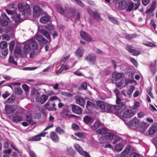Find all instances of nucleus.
<instances>
[{"instance_id": "f257e3e1", "label": "nucleus", "mask_w": 157, "mask_h": 157, "mask_svg": "<svg viewBox=\"0 0 157 157\" xmlns=\"http://www.w3.org/2000/svg\"><path fill=\"white\" fill-rule=\"evenodd\" d=\"M66 10V17L71 19L74 18L75 17V22L79 21L81 17L79 12L77 11L75 9L72 8H70L68 10Z\"/></svg>"}, {"instance_id": "f03ea898", "label": "nucleus", "mask_w": 157, "mask_h": 157, "mask_svg": "<svg viewBox=\"0 0 157 157\" xmlns=\"http://www.w3.org/2000/svg\"><path fill=\"white\" fill-rule=\"evenodd\" d=\"M18 7L19 11L21 12L23 15H26V13L29 15L31 13L30 6L28 4L24 5L22 3H19L18 4Z\"/></svg>"}, {"instance_id": "7ed1b4c3", "label": "nucleus", "mask_w": 157, "mask_h": 157, "mask_svg": "<svg viewBox=\"0 0 157 157\" xmlns=\"http://www.w3.org/2000/svg\"><path fill=\"white\" fill-rule=\"evenodd\" d=\"M123 106V103L121 104V107L118 105H108L106 107V112L108 113H113L115 112V110L119 109Z\"/></svg>"}, {"instance_id": "20e7f679", "label": "nucleus", "mask_w": 157, "mask_h": 157, "mask_svg": "<svg viewBox=\"0 0 157 157\" xmlns=\"http://www.w3.org/2000/svg\"><path fill=\"white\" fill-rule=\"evenodd\" d=\"M42 10L39 6L37 5L34 6L33 15L34 18L38 17L42 14Z\"/></svg>"}, {"instance_id": "39448f33", "label": "nucleus", "mask_w": 157, "mask_h": 157, "mask_svg": "<svg viewBox=\"0 0 157 157\" xmlns=\"http://www.w3.org/2000/svg\"><path fill=\"white\" fill-rule=\"evenodd\" d=\"M87 10L89 14L93 18H94L98 21H101L102 20V19L100 17L99 13L97 11H93L89 7L88 8Z\"/></svg>"}, {"instance_id": "423d86ee", "label": "nucleus", "mask_w": 157, "mask_h": 157, "mask_svg": "<svg viewBox=\"0 0 157 157\" xmlns=\"http://www.w3.org/2000/svg\"><path fill=\"white\" fill-rule=\"evenodd\" d=\"M44 105L45 108L49 111H56L57 109L56 104L53 102L48 101Z\"/></svg>"}, {"instance_id": "0eeeda50", "label": "nucleus", "mask_w": 157, "mask_h": 157, "mask_svg": "<svg viewBox=\"0 0 157 157\" xmlns=\"http://www.w3.org/2000/svg\"><path fill=\"white\" fill-rule=\"evenodd\" d=\"M149 125L147 123L142 122L139 123L138 125L136 127V128L140 132L143 133L145 132Z\"/></svg>"}, {"instance_id": "6e6552de", "label": "nucleus", "mask_w": 157, "mask_h": 157, "mask_svg": "<svg viewBox=\"0 0 157 157\" xmlns=\"http://www.w3.org/2000/svg\"><path fill=\"white\" fill-rule=\"evenodd\" d=\"M126 48L127 51L132 53L134 56H138L140 53V51L136 50L134 47L129 45L126 46Z\"/></svg>"}, {"instance_id": "1a4fd4ad", "label": "nucleus", "mask_w": 157, "mask_h": 157, "mask_svg": "<svg viewBox=\"0 0 157 157\" xmlns=\"http://www.w3.org/2000/svg\"><path fill=\"white\" fill-rule=\"evenodd\" d=\"M48 97L45 94H43L41 96L40 95H38L36 98V101L40 103V104H43L48 99Z\"/></svg>"}, {"instance_id": "9d476101", "label": "nucleus", "mask_w": 157, "mask_h": 157, "mask_svg": "<svg viewBox=\"0 0 157 157\" xmlns=\"http://www.w3.org/2000/svg\"><path fill=\"white\" fill-rule=\"evenodd\" d=\"M2 16L3 19L1 21V24L2 26L3 27H6L8 24V22L10 21L9 18L7 16L5 13H2Z\"/></svg>"}, {"instance_id": "9b49d317", "label": "nucleus", "mask_w": 157, "mask_h": 157, "mask_svg": "<svg viewBox=\"0 0 157 157\" xmlns=\"http://www.w3.org/2000/svg\"><path fill=\"white\" fill-rule=\"evenodd\" d=\"M96 108L101 110L103 112L106 111V105L105 103L102 101H99L96 102Z\"/></svg>"}, {"instance_id": "f8f14e48", "label": "nucleus", "mask_w": 157, "mask_h": 157, "mask_svg": "<svg viewBox=\"0 0 157 157\" xmlns=\"http://www.w3.org/2000/svg\"><path fill=\"white\" fill-rule=\"evenodd\" d=\"M81 37L83 40L88 42H90L92 40V38L90 35L85 32L82 31L80 32Z\"/></svg>"}, {"instance_id": "ddd939ff", "label": "nucleus", "mask_w": 157, "mask_h": 157, "mask_svg": "<svg viewBox=\"0 0 157 157\" xmlns=\"http://www.w3.org/2000/svg\"><path fill=\"white\" fill-rule=\"evenodd\" d=\"M85 60H87L89 63L94 64L96 60V56L90 54L88 55L85 58Z\"/></svg>"}, {"instance_id": "4468645a", "label": "nucleus", "mask_w": 157, "mask_h": 157, "mask_svg": "<svg viewBox=\"0 0 157 157\" xmlns=\"http://www.w3.org/2000/svg\"><path fill=\"white\" fill-rule=\"evenodd\" d=\"M71 105L73 113L78 114L82 113V110L80 107L74 104H71Z\"/></svg>"}, {"instance_id": "2eb2a0df", "label": "nucleus", "mask_w": 157, "mask_h": 157, "mask_svg": "<svg viewBox=\"0 0 157 157\" xmlns=\"http://www.w3.org/2000/svg\"><path fill=\"white\" fill-rule=\"evenodd\" d=\"M135 115V113L133 110L128 109L125 111L123 113V117L125 118H129Z\"/></svg>"}, {"instance_id": "dca6fc26", "label": "nucleus", "mask_w": 157, "mask_h": 157, "mask_svg": "<svg viewBox=\"0 0 157 157\" xmlns=\"http://www.w3.org/2000/svg\"><path fill=\"white\" fill-rule=\"evenodd\" d=\"M140 120L136 117H134L129 121V124L132 127H137L140 123Z\"/></svg>"}, {"instance_id": "f3484780", "label": "nucleus", "mask_w": 157, "mask_h": 157, "mask_svg": "<svg viewBox=\"0 0 157 157\" xmlns=\"http://www.w3.org/2000/svg\"><path fill=\"white\" fill-rule=\"evenodd\" d=\"M31 50H36L38 48V45L37 42L34 40H30L27 42Z\"/></svg>"}, {"instance_id": "a211bd4d", "label": "nucleus", "mask_w": 157, "mask_h": 157, "mask_svg": "<svg viewBox=\"0 0 157 157\" xmlns=\"http://www.w3.org/2000/svg\"><path fill=\"white\" fill-rule=\"evenodd\" d=\"M11 18L16 23L21 22L22 21L20 14L19 13L17 14L16 12L13 14H12Z\"/></svg>"}, {"instance_id": "6ab92c4d", "label": "nucleus", "mask_w": 157, "mask_h": 157, "mask_svg": "<svg viewBox=\"0 0 157 157\" xmlns=\"http://www.w3.org/2000/svg\"><path fill=\"white\" fill-rule=\"evenodd\" d=\"M35 37L36 40L39 42L43 44H46L48 42L47 40L40 35L36 34Z\"/></svg>"}, {"instance_id": "aec40b11", "label": "nucleus", "mask_w": 157, "mask_h": 157, "mask_svg": "<svg viewBox=\"0 0 157 157\" xmlns=\"http://www.w3.org/2000/svg\"><path fill=\"white\" fill-rule=\"evenodd\" d=\"M12 121L15 123H18L23 120V117L20 115L16 114L12 117Z\"/></svg>"}, {"instance_id": "412c9836", "label": "nucleus", "mask_w": 157, "mask_h": 157, "mask_svg": "<svg viewBox=\"0 0 157 157\" xmlns=\"http://www.w3.org/2000/svg\"><path fill=\"white\" fill-rule=\"evenodd\" d=\"M56 8L58 13L61 15H64V16L66 17L67 12L65 13V10L62 6L59 5H56Z\"/></svg>"}, {"instance_id": "4be33fe9", "label": "nucleus", "mask_w": 157, "mask_h": 157, "mask_svg": "<svg viewBox=\"0 0 157 157\" xmlns=\"http://www.w3.org/2000/svg\"><path fill=\"white\" fill-rule=\"evenodd\" d=\"M5 111L7 114H10L14 112L16 110L15 108L11 105L5 106Z\"/></svg>"}, {"instance_id": "5701e85b", "label": "nucleus", "mask_w": 157, "mask_h": 157, "mask_svg": "<svg viewBox=\"0 0 157 157\" xmlns=\"http://www.w3.org/2000/svg\"><path fill=\"white\" fill-rule=\"evenodd\" d=\"M134 8V3L131 1L127 2L126 11V12H130L132 10H133Z\"/></svg>"}, {"instance_id": "b1692460", "label": "nucleus", "mask_w": 157, "mask_h": 157, "mask_svg": "<svg viewBox=\"0 0 157 157\" xmlns=\"http://www.w3.org/2000/svg\"><path fill=\"white\" fill-rule=\"evenodd\" d=\"M84 52L83 48L81 47H80L76 50L75 54L78 58H80L82 56Z\"/></svg>"}, {"instance_id": "393cba45", "label": "nucleus", "mask_w": 157, "mask_h": 157, "mask_svg": "<svg viewBox=\"0 0 157 157\" xmlns=\"http://www.w3.org/2000/svg\"><path fill=\"white\" fill-rule=\"evenodd\" d=\"M76 101L77 104L82 106H84L85 103V100L80 96L76 97Z\"/></svg>"}, {"instance_id": "a878e982", "label": "nucleus", "mask_w": 157, "mask_h": 157, "mask_svg": "<svg viewBox=\"0 0 157 157\" xmlns=\"http://www.w3.org/2000/svg\"><path fill=\"white\" fill-rule=\"evenodd\" d=\"M50 136L52 140L55 142H57L59 140V138L56 133L54 132H51Z\"/></svg>"}, {"instance_id": "bb28decb", "label": "nucleus", "mask_w": 157, "mask_h": 157, "mask_svg": "<svg viewBox=\"0 0 157 157\" xmlns=\"http://www.w3.org/2000/svg\"><path fill=\"white\" fill-rule=\"evenodd\" d=\"M51 20L50 17L48 15L41 17L40 20V22L43 24H45L49 22Z\"/></svg>"}, {"instance_id": "cd10ccee", "label": "nucleus", "mask_w": 157, "mask_h": 157, "mask_svg": "<svg viewBox=\"0 0 157 157\" xmlns=\"http://www.w3.org/2000/svg\"><path fill=\"white\" fill-rule=\"evenodd\" d=\"M157 131V127L156 126H152L150 127L147 131L148 133L150 135H152L156 132Z\"/></svg>"}, {"instance_id": "c85d7f7f", "label": "nucleus", "mask_w": 157, "mask_h": 157, "mask_svg": "<svg viewBox=\"0 0 157 157\" xmlns=\"http://www.w3.org/2000/svg\"><path fill=\"white\" fill-rule=\"evenodd\" d=\"M131 150V146L128 145L125 148L124 150L121 153V157H124V156L127 155Z\"/></svg>"}, {"instance_id": "c756f323", "label": "nucleus", "mask_w": 157, "mask_h": 157, "mask_svg": "<svg viewBox=\"0 0 157 157\" xmlns=\"http://www.w3.org/2000/svg\"><path fill=\"white\" fill-rule=\"evenodd\" d=\"M127 1H120L118 3V7L121 10L126 9Z\"/></svg>"}, {"instance_id": "7c9ffc66", "label": "nucleus", "mask_w": 157, "mask_h": 157, "mask_svg": "<svg viewBox=\"0 0 157 157\" xmlns=\"http://www.w3.org/2000/svg\"><path fill=\"white\" fill-rule=\"evenodd\" d=\"M23 50L24 53L26 54H28L31 50V48L29 47L27 42L24 45Z\"/></svg>"}, {"instance_id": "2f4dec72", "label": "nucleus", "mask_w": 157, "mask_h": 157, "mask_svg": "<svg viewBox=\"0 0 157 157\" xmlns=\"http://www.w3.org/2000/svg\"><path fill=\"white\" fill-rule=\"evenodd\" d=\"M86 108L88 110H91L95 107V104L90 101H87Z\"/></svg>"}, {"instance_id": "473e14b6", "label": "nucleus", "mask_w": 157, "mask_h": 157, "mask_svg": "<svg viewBox=\"0 0 157 157\" xmlns=\"http://www.w3.org/2000/svg\"><path fill=\"white\" fill-rule=\"evenodd\" d=\"M41 139V137H40V136L38 134L30 137L28 140L29 141H37L40 140Z\"/></svg>"}, {"instance_id": "72a5a7b5", "label": "nucleus", "mask_w": 157, "mask_h": 157, "mask_svg": "<svg viewBox=\"0 0 157 157\" xmlns=\"http://www.w3.org/2000/svg\"><path fill=\"white\" fill-rule=\"evenodd\" d=\"M83 122L86 124L91 123L92 122V118L88 116H85L83 118Z\"/></svg>"}, {"instance_id": "f704fd0d", "label": "nucleus", "mask_w": 157, "mask_h": 157, "mask_svg": "<svg viewBox=\"0 0 157 157\" xmlns=\"http://www.w3.org/2000/svg\"><path fill=\"white\" fill-rule=\"evenodd\" d=\"M13 90L16 94L18 95H21L22 93V90L21 87L19 86H15Z\"/></svg>"}, {"instance_id": "c9c22d12", "label": "nucleus", "mask_w": 157, "mask_h": 157, "mask_svg": "<svg viewBox=\"0 0 157 157\" xmlns=\"http://www.w3.org/2000/svg\"><path fill=\"white\" fill-rule=\"evenodd\" d=\"M121 138L119 136L115 134L113 138V141L112 143L113 144H115L117 143L118 142L120 141Z\"/></svg>"}, {"instance_id": "e433bc0d", "label": "nucleus", "mask_w": 157, "mask_h": 157, "mask_svg": "<svg viewBox=\"0 0 157 157\" xmlns=\"http://www.w3.org/2000/svg\"><path fill=\"white\" fill-rule=\"evenodd\" d=\"M74 147L75 149L80 154L83 152V150H82L81 147L78 144H75Z\"/></svg>"}, {"instance_id": "4c0bfd02", "label": "nucleus", "mask_w": 157, "mask_h": 157, "mask_svg": "<svg viewBox=\"0 0 157 157\" xmlns=\"http://www.w3.org/2000/svg\"><path fill=\"white\" fill-rule=\"evenodd\" d=\"M42 34L47 38L49 40V42H51V40L49 33L44 30H42Z\"/></svg>"}, {"instance_id": "58836bf2", "label": "nucleus", "mask_w": 157, "mask_h": 157, "mask_svg": "<svg viewBox=\"0 0 157 157\" xmlns=\"http://www.w3.org/2000/svg\"><path fill=\"white\" fill-rule=\"evenodd\" d=\"M96 132L99 135H102L106 133L107 130L105 128H102L97 130Z\"/></svg>"}, {"instance_id": "ea45409f", "label": "nucleus", "mask_w": 157, "mask_h": 157, "mask_svg": "<svg viewBox=\"0 0 157 157\" xmlns=\"http://www.w3.org/2000/svg\"><path fill=\"white\" fill-rule=\"evenodd\" d=\"M115 134L113 133H107L105 135L106 138L109 141H112Z\"/></svg>"}, {"instance_id": "a19ab883", "label": "nucleus", "mask_w": 157, "mask_h": 157, "mask_svg": "<svg viewBox=\"0 0 157 157\" xmlns=\"http://www.w3.org/2000/svg\"><path fill=\"white\" fill-rule=\"evenodd\" d=\"M100 125V124L99 122L98 121H96L94 124L91 126V127L92 129L95 130L99 127Z\"/></svg>"}, {"instance_id": "79ce46f5", "label": "nucleus", "mask_w": 157, "mask_h": 157, "mask_svg": "<svg viewBox=\"0 0 157 157\" xmlns=\"http://www.w3.org/2000/svg\"><path fill=\"white\" fill-rule=\"evenodd\" d=\"M40 95V93L38 92L37 90L33 88L31 92V96H37Z\"/></svg>"}, {"instance_id": "37998d69", "label": "nucleus", "mask_w": 157, "mask_h": 157, "mask_svg": "<svg viewBox=\"0 0 157 157\" xmlns=\"http://www.w3.org/2000/svg\"><path fill=\"white\" fill-rule=\"evenodd\" d=\"M26 118L27 121L30 124L33 125L36 124V122L33 121L32 118L31 116H26Z\"/></svg>"}, {"instance_id": "c03bdc74", "label": "nucleus", "mask_w": 157, "mask_h": 157, "mask_svg": "<svg viewBox=\"0 0 157 157\" xmlns=\"http://www.w3.org/2000/svg\"><path fill=\"white\" fill-rule=\"evenodd\" d=\"M115 147L116 151H121L122 149V144L121 143H118L116 145Z\"/></svg>"}, {"instance_id": "a18cd8bd", "label": "nucleus", "mask_w": 157, "mask_h": 157, "mask_svg": "<svg viewBox=\"0 0 157 157\" xmlns=\"http://www.w3.org/2000/svg\"><path fill=\"white\" fill-rule=\"evenodd\" d=\"M9 62L10 63L13 64L15 65H17V62L14 60V58L12 56H10L9 59Z\"/></svg>"}, {"instance_id": "49530a36", "label": "nucleus", "mask_w": 157, "mask_h": 157, "mask_svg": "<svg viewBox=\"0 0 157 157\" xmlns=\"http://www.w3.org/2000/svg\"><path fill=\"white\" fill-rule=\"evenodd\" d=\"M15 99V97L12 95L10 97L7 99L6 101L8 103H12L13 102Z\"/></svg>"}, {"instance_id": "de8ad7c7", "label": "nucleus", "mask_w": 157, "mask_h": 157, "mask_svg": "<svg viewBox=\"0 0 157 157\" xmlns=\"http://www.w3.org/2000/svg\"><path fill=\"white\" fill-rule=\"evenodd\" d=\"M136 37V34H129L125 36V38L126 39L130 40L131 39L134 38Z\"/></svg>"}, {"instance_id": "09e8293b", "label": "nucleus", "mask_w": 157, "mask_h": 157, "mask_svg": "<svg viewBox=\"0 0 157 157\" xmlns=\"http://www.w3.org/2000/svg\"><path fill=\"white\" fill-rule=\"evenodd\" d=\"M21 85V83H18V82H15V83H12L11 84L8 85H4L3 86H8L10 87L13 90V87L12 86H20Z\"/></svg>"}, {"instance_id": "8fccbe9b", "label": "nucleus", "mask_w": 157, "mask_h": 157, "mask_svg": "<svg viewBox=\"0 0 157 157\" xmlns=\"http://www.w3.org/2000/svg\"><path fill=\"white\" fill-rule=\"evenodd\" d=\"M55 130L57 133L59 134H61L65 132L64 130L60 127H57L56 128Z\"/></svg>"}, {"instance_id": "3c124183", "label": "nucleus", "mask_w": 157, "mask_h": 157, "mask_svg": "<svg viewBox=\"0 0 157 157\" xmlns=\"http://www.w3.org/2000/svg\"><path fill=\"white\" fill-rule=\"evenodd\" d=\"M7 46V43L6 42L2 41L0 44V48H5Z\"/></svg>"}, {"instance_id": "603ef678", "label": "nucleus", "mask_w": 157, "mask_h": 157, "mask_svg": "<svg viewBox=\"0 0 157 157\" xmlns=\"http://www.w3.org/2000/svg\"><path fill=\"white\" fill-rule=\"evenodd\" d=\"M156 7V1L153 2L150 6V8L154 10Z\"/></svg>"}, {"instance_id": "864d4df0", "label": "nucleus", "mask_w": 157, "mask_h": 157, "mask_svg": "<svg viewBox=\"0 0 157 157\" xmlns=\"http://www.w3.org/2000/svg\"><path fill=\"white\" fill-rule=\"evenodd\" d=\"M134 89V86H130V89H129V90H128V91L127 92L129 96L131 95L132 94Z\"/></svg>"}, {"instance_id": "5fc2aeb1", "label": "nucleus", "mask_w": 157, "mask_h": 157, "mask_svg": "<svg viewBox=\"0 0 157 157\" xmlns=\"http://www.w3.org/2000/svg\"><path fill=\"white\" fill-rule=\"evenodd\" d=\"M69 111L67 109H63V110L62 111L61 114L63 116H68L69 115Z\"/></svg>"}, {"instance_id": "6e6d98bb", "label": "nucleus", "mask_w": 157, "mask_h": 157, "mask_svg": "<svg viewBox=\"0 0 157 157\" xmlns=\"http://www.w3.org/2000/svg\"><path fill=\"white\" fill-rule=\"evenodd\" d=\"M67 151L69 154L71 155H73L75 154V151L71 147H69L67 149Z\"/></svg>"}, {"instance_id": "4d7b16f0", "label": "nucleus", "mask_w": 157, "mask_h": 157, "mask_svg": "<svg viewBox=\"0 0 157 157\" xmlns=\"http://www.w3.org/2000/svg\"><path fill=\"white\" fill-rule=\"evenodd\" d=\"M109 21L114 24H117V20L112 16L109 17Z\"/></svg>"}, {"instance_id": "13d9d810", "label": "nucleus", "mask_w": 157, "mask_h": 157, "mask_svg": "<svg viewBox=\"0 0 157 157\" xmlns=\"http://www.w3.org/2000/svg\"><path fill=\"white\" fill-rule=\"evenodd\" d=\"M120 73H117L115 75V79L117 80L121 78L123 76Z\"/></svg>"}, {"instance_id": "bf43d9fd", "label": "nucleus", "mask_w": 157, "mask_h": 157, "mask_svg": "<svg viewBox=\"0 0 157 157\" xmlns=\"http://www.w3.org/2000/svg\"><path fill=\"white\" fill-rule=\"evenodd\" d=\"M15 45L14 43L12 41H11L9 44V50L10 51H12L14 48Z\"/></svg>"}, {"instance_id": "052dcab7", "label": "nucleus", "mask_w": 157, "mask_h": 157, "mask_svg": "<svg viewBox=\"0 0 157 157\" xmlns=\"http://www.w3.org/2000/svg\"><path fill=\"white\" fill-rule=\"evenodd\" d=\"M69 68V67L68 66L66 65L65 66H62L59 69V71L61 72L63 70L65 71Z\"/></svg>"}, {"instance_id": "680f3d73", "label": "nucleus", "mask_w": 157, "mask_h": 157, "mask_svg": "<svg viewBox=\"0 0 157 157\" xmlns=\"http://www.w3.org/2000/svg\"><path fill=\"white\" fill-rule=\"evenodd\" d=\"M140 105V103L138 101L135 102L133 106H132L133 109H135L138 108Z\"/></svg>"}, {"instance_id": "e2e57ef3", "label": "nucleus", "mask_w": 157, "mask_h": 157, "mask_svg": "<svg viewBox=\"0 0 157 157\" xmlns=\"http://www.w3.org/2000/svg\"><path fill=\"white\" fill-rule=\"evenodd\" d=\"M29 154L30 157H37L36 154L32 150H29Z\"/></svg>"}, {"instance_id": "0e129e2a", "label": "nucleus", "mask_w": 157, "mask_h": 157, "mask_svg": "<svg viewBox=\"0 0 157 157\" xmlns=\"http://www.w3.org/2000/svg\"><path fill=\"white\" fill-rule=\"evenodd\" d=\"M153 11L154 10L149 8L146 12L147 17L150 16Z\"/></svg>"}, {"instance_id": "69168bd1", "label": "nucleus", "mask_w": 157, "mask_h": 157, "mask_svg": "<svg viewBox=\"0 0 157 157\" xmlns=\"http://www.w3.org/2000/svg\"><path fill=\"white\" fill-rule=\"evenodd\" d=\"M130 60L135 67H137L138 64L136 60L133 58H130Z\"/></svg>"}, {"instance_id": "338daca9", "label": "nucleus", "mask_w": 157, "mask_h": 157, "mask_svg": "<svg viewBox=\"0 0 157 157\" xmlns=\"http://www.w3.org/2000/svg\"><path fill=\"white\" fill-rule=\"evenodd\" d=\"M22 87L25 92H27L29 90V86L26 84H23L22 85Z\"/></svg>"}, {"instance_id": "774afa93", "label": "nucleus", "mask_w": 157, "mask_h": 157, "mask_svg": "<svg viewBox=\"0 0 157 157\" xmlns=\"http://www.w3.org/2000/svg\"><path fill=\"white\" fill-rule=\"evenodd\" d=\"M141 156L140 155L137 153L133 152L130 155L129 157H141Z\"/></svg>"}]
</instances>
